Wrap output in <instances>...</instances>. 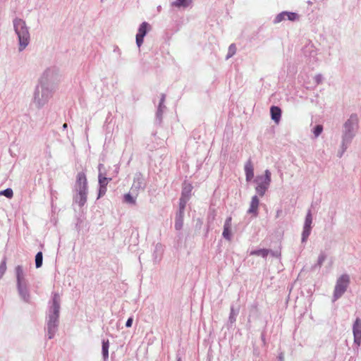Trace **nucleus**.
I'll return each instance as SVG.
<instances>
[{
  "label": "nucleus",
  "instance_id": "obj_1",
  "mask_svg": "<svg viewBox=\"0 0 361 361\" xmlns=\"http://www.w3.org/2000/svg\"><path fill=\"white\" fill-rule=\"evenodd\" d=\"M59 81V75L57 69L49 68L43 73L35 88L32 99V103L37 109H42L52 98Z\"/></svg>",
  "mask_w": 361,
  "mask_h": 361
},
{
  "label": "nucleus",
  "instance_id": "obj_2",
  "mask_svg": "<svg viewBox=\"0 0 361 361\" xmlns=\"http://www.w3.org/2000/svg\"><path fill=\"white\" fill-rule=\"evenodd\" d=\"M60 295L57 293H54L52 296V300L49 308L47 320V335L49 339H51L55 336L58 330L59 312H60Z\"/></svg>",
  "mask_w": 361,
  "mask_h": 361
},
{
  "label": "nucleus",
  "instance_id": "obj_3",
  "mask_svg": "<svg viewBox=\"0 0 361 361\" xmlns=\"http://www.w3.org/2000/svg\"><path fill=\"white\" fill-rule=\"evenodd\" d=\"M13 25L14 31L18 39V50L19 51H22L30 44V35L29 32V27L27 26L25 21L19 18L13 19Z\"/></svg>",
  "mask_w": 361,
  "mask_h": 361
},
{
  "label": "nucleus",
  "instance_id": "obj_4",
  "mask_svg": "<svg viewBox=\"0 0 361 361\" xmlns=\"http://www.w3.org/2000/svg\"><path fill=\"white\" fill-rule=\"evenodd\" d=\"M359 128V118L357 114H352L343 124L342 136V147L345 149L355 137Z\"/></svg>",
  "mask_w": 361,
  "mask_h": 361
},
{
  "label": "nucleus",
  "instance_id": "obj_5",
  "mask_svg": "<svg viewBox=\"0 0 361 361\" xmlns=\"http://www.w3.org/2000/svg\"><path fill=\"white\" fill-rule=\"evenodd\" d=\"M75 188L77 193L74 197V201L80 207H82L86 203L87 197V180L84 172L78 173Z\"/></svg>",
  "mask_w": 361,
  "mask_h": 361
},
{
  "label": "nucleus",
  "instance_id": "obj_6",
  "mask_svg": "<svg viewBox=\"0 0 361 361\" xmlns=\"http://www.w3.org/2000/svg\"><path fill=\"white\" fill-rule=\"evenodd\" d=\"M271 173L270 171L266 169L264 171V175L257 176L255 178L254 180L257 184L255 190L259 196H264L266 191L268 190L271 181Z\"/></svg>",
  "mask_w": 361,
  "mask_h": 361
},
{
  "label": "nucleus",
  "instance_id": "obj_7",
  "mask_svg": "<svg viewBox=\"0 0 361 361\" xmlns=\"http://www.w3.org/2000/svg\"><path fill=\"white\" fill-rule=\"evenodd\" d=\"M349 283L350 277L348 274H343L337 279L334 291V301L338 300L344 294Z\"/></svg>",
  "mask_w": 361,
  "mask_h": 361
},
{
  "label": "nucleus",
  "instance_id": "obj_8",
  "mask_svg": "<svg viewBox=\"0 0 361 361\" xmlns=\"http://www.w3.org/2000/svg\"><path fill=\"white\" fill-rule=\"evenodd\" d=\"M312 216L311 210L309 209L305 219L303 230L302 233V238L301 241L302 243H306L307 240L312 230Z\"/></svg>",
  "mask_w": 361,
  "mask_h": 361
},
{
  "label": "nucleus",
  "instance_id": "obj_9",
  "mask_svg": "<svg viewBox=\"0 0 361 361\" xmlns=\"http://www.w3.org/2000/svg\"><path fill=\"white\" fill-rule=\"evenodd\" d=\"M353 334L354 338V344L357 346V349L361 345V319L357 317L353 325Z\"/></svg>",
  "mask_w": 361,
  "mask_h": 361
},
{
  "label": "nucleus",
  "instance_id": "obj_10",
  "mask_svg": "<svg viewBox=\"0 0 361 361\" xmlns=\"http://www.w3.org/2000/svg\"><path fill=\"white\" fill-rule=\"evenodd\" d=\"M286 19L290 21H295L299 19V16L294 12L283 11L275 17L274 23L277 24Z\"/></svg>",
  "mask_w": 361,
  "mask_h": 361
},
{
  "label": "nucleus",
  "instance_id": "obj_11",
  "mask_svg": "<svg viewBox=\"0 0 361 361\" xmlns=\"http://www.w3.org/2000/svg\"><path fill=\"white\" fill-rule=\"evenodd\" d=\"M149 25L147 22H143L140 24L137 33L136 35V44L140 47L143 43L144 37L149 30Z\"/></svg>",
  "mask_w": 361,
  "mask_h": 361
},
{
  "label": "nucleus",
  "instance_id": "obj_12",
  "mask_svg": "<svg viewBox=\"0 0 361 361\" xmlns=\"http://www.w3.org/2000/svg\"><path fill=\"white\" fill-rule=\"evenodd\" d=\"M16 276L17 281V286L28 285V281L26 279V275L23 271L22 266L18 265L16 267Z\"/></svg>",
  "mask_w": 361,
  "mask_h": 361
},
{
  "label": "nucleus",
  "instance_id": "obj_13",
  "mask_svg": "<svg viewBox=\"0 0 361 361\" xmlns=\"http://www.w3.org/2000/svg\"><path fill=\"white\" fill-rule=\"evenodd\" d=\"M17 289L20 298L25 302H30V294L28 289V285L17 286Z\"/></svg>",
  "mask_w": 361,
  "mask_h": 361
},
{
  "label": "nucleus",
  "instance_id": "obj_14",
  "mask_svg": "<svg viewBox=\"0 0 361 361\" xmlns=\"http://www.w3.org/2000/svg\"><path fill=\"white\" fill-rule=\"evenodd\" d=\"M245 173L246 180L250 181L254 178V166L251 159H248L245 164Z\"/></svg>",
  "mask_w": 361,
  "mask_h": 361
},
{
  "label": "nucleus",
  "instance_id": "obj_15",
  "mask_svg": "<svg viewBox=\"0 0 361 361\" xmlns=\"http://www.w3.org/2000/svg\"><path fill=\"white\" fill-rule=\"evenodd\" d=\"M259 204V200L257 196L254 195L252 197L250 204V208L247 210V213L253 214L255 216H257V214H258L257 211H258Z\"/></svg>",
  "mask_w": 361,
  "mask_h": 361
},
{
  "label": "nucleus",
  "instance_id": "obj_16",
  "mask_svg": "<svg viewBox=\"0 0 361 361\" xmlns=\"http://www.w3.org/2000/svg\"><path fill=\"white\" fill-rule=\"evenodd\" d=\"M271 119L278 123L281 119V110L279 107L273 106L270 109Z\"/></svg>",
  "mask_w": 361,
  "mask_h": 361
},
{
  "label": "nucleus",
  "instance_id": "obj_17",
  "mask_svg": "<svg viewBox=\"0 0 361 361\" xmlns=\"http://www.w3.org/2000/svg\"><path fill=\"white\" fill-rule=\"evenodd\" d=\"M183 218H184V212L181 211H178L176 215L175 219V228L178 231L180 230L183 226Z\"/></svg>",
  "mask_w": 361,
  "mask_h": 361
},
{
  "label": "nucleus",
  "instance_id": "obj_18",
  "mask_svg": "<svg viewBox=\"0 0 361 361\" xmlns=\"http://www.w3.org/2000/svg\"><path fill=\"white\" fill-rule=\"evenodd\" d=\"M192 0H176L171 3V6L176 8H186L192 5Z\"/></svg>",
  "mask_w": 361,
  "mask_h": 361
},
{
  "label": "nucleus",
  "instance_id": "obj_19",
  "mask_svg": "<svg viewBox=\"0 0 361 361\" xmlns=\"http://www.w3.org/2000/svg\"><path fill=\"white\" fill-rule=\"evenodd\" d=\"M109 340H102V353L104 361H107L109 358Z\"/></svg>",
  "mask_w": 361,
  "mask_h": 361
},
{
  "label": "nucleus",
  "instance_id": "obj_20",
  "mask_svg": "<svg viewBox=\"0 0 361 361\" xmlns=\"http://www.w3.org/2000/svg\"><path fill=\"white\" fill-rule=\"evenodd\" d=\"M143 182L141 174H137L133 180L132 188H135L136 190H139L140 188H143Z\"/></svg>",
  "mask_w": 361,
  "mask_h": 361
},
{
  "label": "nucleus",
  "instance_id": "obj_21",
  "mask_svg": "<svg viewBox=\"0 0 361 361\" xmlns=\"http://www.w3.org/2000/svg\"><path fill=\"white\" fill-rule=\"evenodd\" d=\"M269 252H271V250L269 249L255 250L250 252V255L261 256L263 258H266L269 255Z\"/></svg>",
  "mask_w": 361,
  "mask_h": 361
},
{
  "label": "nucleus",
  "instance_id": "obj_22",
  "mask_svg": "<svg viewBox=\"0 0 361 361\" xmlns=\"http://www.w3.org/2000/svg\"><path fill=\"white\" fill-rule=\"evenodd\" d=\"M98 179H99V186L102 187H106L109 182L111 180V178H109L106 177L105 173H99L98 175Z\"/></svg>",
  "mask_w": 361,
  "mask_h": 361
},
{
  "label": "nucleus",
  "instance_id": "obj_23",
  "mask_svg": "<svg viewBox=\"0 0 361 361\" xmlns=\"http://www.w3.org/2000/svg\"><path fill=\"white\" fill-rule=\"evenodd\" d=\"M238 314V310H235L233 306L231 307V312L228 320L231 324H233L236 321V316Z\"/></svg>",
  "mask_w": 361,
  "mask_h": 361
},
{
  "label": "nucleus",
  "instance_id": "obj_24",
  "mask_svg": "<svg viewBox=\"0 0 361 361\" xmlns=\"http://www.w3.org/2000/svg\"><path fill=\"white\" fill-rule=\"evenodd\" d=\"M326 259V255L324 252H321L317 259V264L313 267V268L316 267L317 266L319 267H321L323 264L324 262Z\"/></svg>",
  "mask_w": 361,
  "mask_h": 361
},
{
  "label": "nucleus",
  "instance_id": "obj_25",
  "mask_svg": "<svg viewBox=\"0 0 361 361\" xmlns=\"http://www.w3.org/2000/svg\"><path fill=\"white\" fill-rule=\"evenodd\" d=\"M43 255L42 252H39L35 255V266L36 268H39L42 265Z\"/></svg>",
  "mask_w": 361,
  "mask_h": 361
},
{
  "label": "nucleus",
  "instance_id": "obj_26",
  "mask_svg": "<svg viewBox=\"0 0 361 361\" xmlns=\"http://www.w3.org/2000/svg\"><path fill=\"white\" fill-rule=\"evenodd\" d=\"M188 200L189 199H188L187 197H180V198L179 200V209H178V211H181V212H185V206H186V204H187V202L188 201Z\"/></svg>",
  "mask_w": 361,
  "mask_h": 361
},
{
  "label": "nucleus",
  "instance_id": "obj_27",
  "mask_svg": "<svg viewBox=\"0 0 361 361\" xmlns=\"http://www.w3.org/2000/svg\"><path fill=\"white\" fill-rule=\"evenodd\" d=\"M192 190V186L190 184H189L188 186L184 187L183 189L181 197H187L188 199L190 198V192Z\"/></svg>",
  "mask_w": 361,
  "mask_h": 361
},
{
  "label": "nucleus",
  "instance_id": "obj_28",
  "mask_svg": "<svg viewBox=\"0 0 361 361\" xmlns=\"http://www.w3.org/2000/svg\"><path fill=\"white\" fill-rule=\"evenodd\" d=\"M235 52H236L235 45L234 44H231L228 47V54L226 57V59H228L231 57H232L235 54Z\"/></svg>",
  "mask_w": 361,
  "mask_h": 361
},
{
  "label": "nucleus",
  "instance_id": "obj_29",
  "mask_svg": "<svg viewBox=\"0 0 361 361\" xmlns=\"http://www.w3.org/2000/svg\"><path fill=\"white\" fill-rule=\"evenodd\" d=\"M0 195H4L8 198H11L13 195V190L11 188H7L6 190L0 191Z\"/></svg>",
  "mask_w": 361,
  "mask_h": 361
},
{
  "label": "nucleus",
  "instance_id": "obj_30",
  "mask_svg": "<svg viewBox=\"0 0 361 361\" xmlns=\"http://www.w3.org/2000/svg\"><path fill=\"white\" fill-rule=\"evenodd\" d=\"M222 235L226 240L231 241V230L228 229V228H224Z\"/></svg>",
  "mask_w": 361,
  "mask_h": 361
},
{
  "label": "nucleus",
  "instance_id": "obj_31",
  "mask_svg": "<svg viewBox=\"0 0 361 361\" xmlns=\"http://www.w3.org/2000/svg\"><path fill=\"white\" fill-rule=\"evenodd\" d=\"M323 127L322 125H317L313 129V133L315 137H317L322 133Z\"/></svg>",
  "mask_w": 361,
  "mask_h": 361
},
{
  "label": "nucleus",
  "instance_id": "obj_32",
  "mask_svg": "<svg viewBox=\"0 0 361 361\" xmlns=\"http://www.w3.org/2000/svg\"><path fill=\"white\" fill-rule=\"evenodd\" d=\"M124 200L127 203H130V204H135V198L129 193L126 194L124 195Z\"/></svg>",
  "mask_w": 361,
  "mask_h": 361
},
{
  "label": "nucleus",
  "instance_id": "obj_33",
  "mask_svg": "<svg viewBox=\"0 0 361 361\" xmlns=\"http://www.w3.org/2000/svg\"><path fill=\"white\" fill-rule=\"evenodd\" d=\"M6 270V259H4L0 264V279L3 276Z\"/></svg>",
  "mask_w": 361,
  "mask_h": 361
},
{
  "label": "nucleus",
  "instance_id": "obj_34",
  "mask_svg": "<svg viewBox=\"0 0 361 361\" xmlns=\"http://www.w3.org/2000/svg\"><path fill=\"white\" fill-rule=\"evenodd\" d=\"M231 221H232L231 216L227 217L224 222V228H228V229L231 230V226H232Z\"/></svg>",
  "mask_w": 361,
  "mask_h": 361
},
{
  "label": "nucleus",
  "instance_id": "obj_35",
  "mask_svg": "<svg viewBox=\"0 0 361 361\" xmlns=\"http://www.w3.org/2000/svg\"><path fill=\"white\" fill-rule=\"evenodd\" d=\"M324 78L322 74H317L314 77V80L316 85H319L323 82Z\"/></svg>",
  "mask_w": 361,
  "mask_h": 361
},
{
  "label": "nucleus",
  "instance_id": "obj_36",
  "mask_svg": "<svg viewBox=\"0 0 361 361\" xmlns=\"http://www.w3.org/2000/svg\"><path fill=\"white\" fill-rule=\"evenodd\" d=\"M162 114H163V109H161V108H158L157 114H156V116H157V119L159 121V123H161V121Z\"/></svg>",
  "mask_w": 361,
  "mask_h": 361
},
{
  "label": "nucleus",
  "instance_id": "obj_37",
  "mask_svg": "<svg viewBox=\"0 0 361 361\" xmlns=\"http://www.w3.org/2000/svg\"><path fill=\"white\" fill-rule=\"evenodd\" d=\"M106 192V187L99 186L98 198L104 196L105 195Z\"/></svg>",
  "mask_w": 361,
  "mask_h": 361
},
{
  "label": "nucleus",
  "instance_id": "obj_38",
  "mask_svg": "<svg viewBox=\"0 0 361 361\" xmlns=\"http://www.w3.org/2000/svg\"><path fill=\"white\" fill-rule=\"evenodd\" d=\"M133 318L132 317H130L128 319V320L126 321V326L129 328V327H131L132 324H133Z\"/></svg>",
  "mask_w": 361,
  "mask_h": 361
},
{
  "label": "nucleus",
  "instance_id": "obj_39",
  "mask_svg": "<svg viewBox=\"0 0 361 361\" xmlns=\"http://www.w3.org/2000/svg\"><path fill=\"white\" fill-rule=\"evenodd\" d=\"M269 254L273 256V257H279L280 256V252H277V251H272L271 250V252H269Z\"/></svg>",
  "mask_w": 361,
  "mask_h": 361
},
{
  "label": "nucleus",
  "instance_id": "obj_40",
  "mask_svg": "<svg viewBox=\"0 0 361 361\" xmlns=\"http://www.w3.org/2000/svg\"><path fill=\"white\" fill-rule=\"evenodd\" d=\"M103 169H104V164H99L98 165L99 173H103V172H102V170H103Z\"/></svg>",
  "mask_w": 361,
  "mask_h": 361
},
{
  "label": "nucleus",
  "instance_id": "obj_41",
  "mask_svg": "<svg viewBox=\"0 0 361 361\" xmlns=\"http://www.w3.org/2000/svg\"><path fill=\"white\" fill-rule=\"evenodd\" d=\"M165 98H166V95L164 94H161V99H160L161 105H163V104L164 103Z\"/></svg>",
  "mask_w": 361,
  "mask_h": 361
},
{
  "label": "nucleus",
  "instance_id": "obj_42",
  "mask_svg": "<svg viewBox=\"0 0 361 361\" xmlns=\"http://www.w3.org/2000/svg\"><path fill=\"white\" fill-rule=\"evenodd\" d=\"M282 212V210L281 209H279L277 212H276V218H278L281 213Z\"/></svg>",
  "mask_w": 361,
  "mask_h": 361
},
{
  "label": "nucleus",
  "instance_id": "obj_43",
  "mask_svg": "<svg viewBox=\"0 0 361 361\" xmlns=\"http://www.w3.org/2000/svg\"><path fill=\"white\" fill-rule=\"evenodd\" d=\"M158 108H161V109L164 110V109H165L166 106H165V105L164 104H163V105H161V103L159 102Z\"/></svg>",
  "mask_w": 361,
  "mask_h": 361
},
{
  "label": "nucleus",
  "instance_id": "obj_44",
  "mask_svg": "<svg viewBox=\"0 0 361 361\" xmlns=\"http://www.w3.org/2000/svg\"><path fill=\"white\" fill-rule=\"evenodd\" d=\"M67 128H68V124H67V123H64V124L63 125V129H64V130H65V129H66Z\"/></svg>",
  "mask_w": 361,
  "mask_h": 361
},
{
  "label": "nucleus",
  "instance_id": "obj_45",
  "mask_svg": "<svg viewBox=\"0 0 361 361\" xmlns=\"http://www.w3.org/2000/svg\"><path fill=\"white\" fill-rule=\"evenodd\" d=\"M279 359L280 361H283V355L281 354L279 356Z\"/></svg>",
  "mask_w": 361,
  "mask_h": 361
},
{
  "label": "nucleus",
  "instance_id": "obj_46",
  "mask_svg": "<svg viewBox=\"0 0 361 361\" xmlns=\"http://www.w3.org/2000/svg\"><path fill=\"white\" fill-rule=\"evenodd\" d=\"M116 50H117V51H118V52L120 54V49H119L118 47H117V48H116V49H114V51H116Z\"/></svg>",
  "mask_w": 361,
  "mask_h": 361
},
{
  "label": "nucleus",
  "instance_id": "obj_47",
  "mask_svg": "<svg viewBox=\"0 0 361 361\" xmlns=\"http://www.w3.org/2000/svg\"><path fill=\"white\" fill-rule=\"evenodd\" d=\"M177 361H182V360H181V358H180V357H178L177 358Z\"/></svg>",
  "mask_w": 361,
  "mask_h": 361
},
{
  "label": "nucleus",
  "instance_id": "obj_48",
  "mask_svg": "<svg viewBox=\"0 0 361 361\" xmlns=\"http://www.w3.org/2000/svg\"><path fill=\"white\" fill-rule=\"evenodd\" d=\"M104 0H101V1H103Z\"/></svg>",
  "mask_w": 361,
  "mask_h": 361
}]
</instances>
